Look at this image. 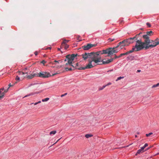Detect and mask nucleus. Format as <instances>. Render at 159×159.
Segmentation results:
<instances>
[{"instance_id": "1", "label": "nucleus", "mask_w": 159, "mask_h": 159, "mask_svg": "<svg viewBox=\"0 0 159 159\" xmlns=\"http://www.w3.org/2000/svg\"><path fill=\"white\" fill-rule=\"evenodd\" d=\"M100 52H92L91 53L85 52L82 56L84 60L88 59V60H92L94 63L96 64H100L99 63L101 62V57L100 56Z\"/></svg>"}, {"instance_id": "2", "label": "nucleus", "mask_w": 159, "mask_h": 159, "mask_svg": "<svg viewBox=\"0 0 159 159\" xmlns=\"http://www.w3.org/2000/svg\"><path fill=\"white\" fill-rule=\"evenodd\" d=\"M149 41L147 42H146V40H144L143 42H142L141 40H137L135 44V47L137 48V50H141L144 48L146 45H149L150 43L156 42L155 40H151L150 38L149 39Z\"/></svg>"}, {"instance_id": "3", "label": "nucleus", "mask_w": 159, "mask_h": 159, "mask_svg": "<svg viewBox=\"0 0 159 159\" xmlns=\"http://www.w3.org/2000/svg\"><path fill=\"white\" fill-rule=\"evenodd\" d=\"M77 54H72L71 55H67L66 56V58L67 59V60H68V62H67L65 64V65L67 66L68 65H69L70 66H72L73 67V69H74V70L75 69L79 70V69L80 68V67H77L75 64L74 65L72 64V62L73 61L75 57H76L77 56Z\"/></svg>"}, {"instance_id": "4", "label": "nucleus", "mask_w": 159, "mask_h": 159, "mask_svg": "<svg viewBox=\"0 0 159 159\" xmlns=\"http://www.w3.org/2000/svg\"><path fill=\"white\" fill-rule=\"evenodd\" d=\"M36 75H37V76L43 78H47L51 76L49 72L45 71L37 73Z\"/></svg>"}, {"instance_id": "5", "label": "nucleus", "mask_w": 159, "mask_h": 159, "mask_svg": "<svg viewBox=\"0 0 159 159\" xmlns=\"http://www.w3.org/2000/svg\"><path fill=\"white\" fill-rule=\"evenodd\" d=\"M93 62L92 60H88V63L85 67H80L79 69L80 70H85L86 69H89L91 68L94 67V66H93L92 64V62Z\"/></svg>"}, {"instance_id": "6", "label": "nucleus", "mask_w": 159, "mask_h": 159, "mask_svg": "<svg viewBox=\"0 0 159 159\" xmlns=\"http://www.w3.org/2000/svg\"><path fill=\"white\" fill-rule=\"evenodd\" d=\"M153 32L150 31H147L146 32V34L143 36V38L144 39V40H146V42L149 41V39L150 38V36L153 35Z\"/></svg>"}, {"instance_id": "7", "label": "nucleus", "mask_w": 159, "mask_h": 159, "mask_svg": "<svg viewBox=\"0 0 159 159\" xmlns=\"http://www.w3.org/2000/svg\"><path fill=\"white\" fill-rule=\"evenodd\" d=\"M118 48L116 46L115 48H108V56H110L113 54L114 53H116L118 52V49H117Z\"/></svg>"}, {"instance_id": "8", "label": "nucleus", "mask_w": 159, "mask_h": 159, "mask_svg": "<svg viewBox=\"0 0 159 159\" xmlns=\"http://www.w3.org/2000/svg\"><path fill=\"white\" fill-rule=\"evenodd\" d=\"M138 51L137 50V48H136L135 45L133 47L131 50H130L129 51H128L125 53H121L119 56V57H120L123 56L125 55H127L129 53H132V52H133L134 51Z\"/></svg>"}, {"instance_id": "9", "label": "nucleus", "mask_w": 159, "mask_h": 159, "mask_svg": "<svg viewBox=\"0 0 159 159\" xmlns=\"http://www.w3.org/2000/svg\"><path fill=\"white\" fill-rule=\"evenodd\" d=\"M97 44H92L88 43L82 47V48L84 50H88L93 47L96 46Z\"/></svg>"}, {"instance_id": "10", "label": "nucleus", "mask_w": 159, "mask_h": 159, "mask_svg": "<svg viewBox=\"0 0 159 159\" xmlns=\"http://www.w3.org/2000/svg\"><path fill=\"white\" fill-rule=\"evenodd\" d=\"M135 39V37L130 38L128 39H124L122 41V43H124V42H125L126 43V45L128 46L129 44L131 43H133L134 42V41H131V40H134Z\"/></svg>"}, {"instance_id": "11", "label": "nucleus", "mask_w": 159, "mask_h": 159, "mask_svg": "<svg viewBox=\"0 0 159 159\" xmlns=\"http://www.w3.org/2000/svg\"><path fill=\"white\" fill-rule=\"evenodd\" d=\"M156 42H154L152 43V44H150L149 45H146V46H145V49H147L149 48H154L157 45H156Z\"/></svg>"}, {"instance_id": "12", "label": "nucleus", "mask_w": 159, "mask_h": 159, "mask_svg": "<svg viewBox=\"0 0 159 159\" xmlns=\"http://www.w3.org/2000/svg\"><path fill=\"white\" fill-rule=\"evenodd\" d=\"M8 88L7 89V90H4V92H2V91H3L4 90V88H2L0 89V98H2L4 96V93H7L8 90Z\"/></svg>"}, {"instance_id": "13", "label": "nucleus", "mask_w": 159, "mask_h": 159, "mask_svg": "<svg viewBox=\"0 0 159 159\" xmlns=\"http://www.w3.org/2000/svg\"><path fill=\"white\" fill-rule=\"evenodd\" d=\"M122 41L118 43V45L116 46V48L120 47L121 49H122L124 46H127L125 42H124V43H122Z\"/></svg>"}, {"instance_id": "14", "label": "nucleus", "mask_w": 159, "mask_h": 159, "mask_svg": "<svg viewBox=\"0 0 159 159\" xmlns=\"http://www.w3.org/2000/svg\"><path fill=\"white\" fill-rule=\"evenodd\" d=\"M37 73H35L33 74V75L31 74V75H28L27 76V78L28 79H31L34 78V76H37Z\"/></svg>"}, {"instance_id": "15", "label": "nucleus", "mask_w": 159, "mask_h": 159, "mask_svg": "<svg viewBox=\"0 0 159 159\" xmlns=\"http://www.w3.org/2000/svg\"><path fill=\"white\" fill-rule=\"evenodd\" d=\"M108 48H107L106 50H103L102 51V52L101 51H100V52H100V54H108Z\"/></svg>"}, {"instance_id": "16", "label": "nucleus", "mask_w": 159, "mask_h": 159, "mask_svg": "<svg viewBox=\"0 0 159 159\" xmlns=\"http://www.w3.org/2000/svg\"><path fill=\"white\" fill-rule=\"evenodd\" d=\"M144 149L142 147L141 148L138 150L136 154V155H137L138 154H140L141 153H142L144 152L143 151Z\"/></svg>"}, {"instance_id": "17", "label": "nucleus", "mask_w": 159, "mask_h": 159, "mask_svg": "<svg viewBox=\"0 0 159 159\" xmlns=\"http://www.w3.org/2000/svg\"><path fill=\"white\" fill-rule=\"evenodd\" d=\"M69 41V40L64 39L63 40L62 43L61 44V46H63L64 44H66V43Z\"/></svg>"}, {"instance_id": "18", "label": "nucleus", "mask_w": 159, "mask_h": 159, "mask_svg": "<svg viewBox=\"0 0 159 159\" xmlns=\"http://www.w3.org/2000/svg\"><path fill=\"white\" fill-rule=\"evenodd\" d=\"M69 45L66 44H64L63 46H61V48H64L65 49H66L69 48Z\"/></svg>"}, {"instance_id": "19", "label": "nucleus", "mask_w": 159, "mask_h": 159, "mask_svg": "<svg viewBox=\"0 0 159 159\" xmlns=\"http://www.w3.org/2000/svg\"><path fill=\"white\" fill-rule=\"evenodd\" d=\"M18 73H19V75H24V74H27L28 73V72H22V71H19L18 72Z\"/></svg>"}, {"instance_id": "20", "label": "nucleus", "mask_w": 159, "mask_h": 159, "mask_svg": "<svg viewBox=\"0 0 159 159\" xmlns=\"http://www.w3.org/2000/svg\"><path fill=\"white\" fill-rule=\"evenodd\" d=\"M102 60V61H102V64H108V63H110V62H109L108 60L106 61H103V60Z\"/></svg>"}, {"instance_id": "21", "label": "nucleus", "mask_w": 159, "mask_h": 159, "mask_svg": "<svg viewBox=\"0 0 159 159\" xmlns=\"http://www.w3.org/2000/svg\"><path fill=\"white\" fill-rule=\"evenodd\" d=\"M93 136V135L91 134H86L85 135V137L86 138H89L90 137H91Z\"/></svg>"}, {"instance_id": "22", "label": "nucleus", "mask_w": 159, "mask_h": 159, "mask_svg": "<svg viewBox=\"0 0 159 159\" xmlns=\"http://www.w3.org/2000/svg\"><path fill=\"white\" fill-rule=\"evenodd\" d=\"M56 132H57L55 130L52 131L50 132L49 134L50 135H54L56 133Z\"/></svg>"}, {"instance_id": "23", "label": "nucleus", "mask_w": 159, "mask_h": 159, "mask_svg": "<svg viewBox=\"0 0 159 159\" xmlns=\"http://www.w3.org/2000/svg\"><path fill=\"white\" fill-rule=\"evenodd\" d=\"M49 98H46L45 99H42V101L43 102H46L49 100Z\"/></svg>"}, {"instance_id": "24", "label": "nucleus", "mask_w": 159, "mask_h": 159, "mask_svg": "<svg viewBox=\"0 0 159 159\" xmlns=\"http://www.w3.org/2000/svg\"><path fill=\"white\" fill-rule=\"evenodd\" d=\"M65 69L66 70V71L74 70V69H72L71 68H68V67H65Z\"/></svg>"}, {"instance_id": "25", "label": "nucleus", "mask_w": 159, "mask_h": 159, "mask_svg": "<svg viewBox=\"0 0 159 159\" xmlns=\"http://www.w3.org/2000/svg\"><path fill=\"white\" fill-rule=\"evenodd\" d=\"M159 86V83H158L156 84H154V85H153L152 87V88H154L157 87Z\"/></svg>"}, {"instance_id": "26", "label": "nucleus", "mask_w": 159, "mask_h": 159, "mask_svg": "<svg viewBox=\"0 0 159 159\" xmlns=\"http://www.w3.org/2000/svg\"><path fill=\"white\" fill-rule=\"evenodd\" d=\"M152 134H153V133H152L151 132V133H149L148 134H146V137H149V136H150Z\"/></svg>"}, {"instance_id": "27", "label": "nucleus", "mask_w": 159, "mask_h": 159, "mask_svg": "<svg viewBox=\"0 0 159 159\" xmlns=\"http://www.w3.org/2000/svg\"><path fill=\"white\" fill-rule=\"evenodd\" d=\"M142 34V33L141 32H140V33H139V34H137L134 37H135V39H136V38L137 39V37L140 34Z\"/></svg>"}, {"instance_id": "28", "label": "nucleus", "mask_w": 159, "mask_h": 159, "mask_svg": "<svg viewBox=\"0 0 159 159\" xmlns=\"http://www.w3.org/2000/svg\"><path fill=\"white\" fill-rule=\"evenodd\" d=\"M124 78V77L120 76L117 78V79L116 80V81H117L118 80H120L121 79L123 78Z\"/></svg>"}, {"instance_id": "29", "label": "nucleus", "mask_w": 159, "mask_h": 159, "mask_svg": "<svg viewBox=\"0 0 159 159\" xmlns=\"http://www.w3.org/2000/svg\"><path fill=\"white\" fill-rule=\"evenodd\" d=\"M148 146V143H145L144 144V146H143L142 147L144 149L146 147H147Z\"/></svg>"}, {"instance_id": "30", "label": "nucleus", "mask_w": 159, "mask_h": 159, "mask_svg": "<svg viewBox=\"0 0 159 159\" xmlns=\"http://www.w3.org/2000/svg\"><path fill=\"white\" fill-rule=\"evenodd\" d=\"M115 40V39H112L111 38H109L108 39V40H109V42H112L114 40Z\"/></svg>"}, {"instance_id": "31", "label": "nucleus", "mask_w": 159, "mask_h": 159, "mask_svg": "<svg viewBox=\"0 0 159 159\" xmlns=\"http://www.w3.org/2000/svg\"><path fill=\"white\" fill-rule=\"evenodd\" d=\"M34 93H30V94H29V95H26V96H25V97H28L29 96H31V95H33Z\"/></svg>"}, {"instance_id": "32", "label": "nucleus", "mask_w": 159, "mask_h": 159, "mask_svg": "<svg viewBox=\"0 0 159 159\" xmlns=\"http://www.w3.org/2000/svg\"><path fill=\"white\" fill-rule=\"evenodd\" d=\"M41 101H38L37 102H35V103H34V105H37V104H38L39 103H41Z\"/></svg>"}, {"instance_id": "33", "label": "nucleus", "mask_w": 159, "mask_h": 159, "mask_svg": "<svg viewBox=\"0 0 159 159\" xmlns=\"http://www.w3.org/2000/svg\"><path fill=\"white\" fill-rule=\"evenodd\" d=\"M113 59H114L113 58H111V59L108 60L109 61V62L110 63L113 61Z\"/></svg>"}, {"instance_id": "34", "label": "nucleus", "mask_w": 159, "mask_h": 159, "mask_svg": "<svg viewBox=\"0 0 159 159\" xmlns=\"http://www.w3.org/2000/svg\"><path fill=\"white\" fill-rule=\"evenodd\" d=\"M113 59H114L113 58H111V59L108 60L109 61V62L110 63L113 61Z\"/></svg>"}, {"instance_id": "35", "label": "nucleus", "mask_w": 159, "mask_h": 159, "mask_svg": "<svg viewBox=\"0 0 159 159\" xmlns=\"http://www.w3.org/2000/svg\"><path fill=\"white\" fill-rule=\"evenodd\" d=\"M146 25H147V26H148V27H151V24L148 23V22H147V23H146Z\"/></svg>"}, {"instance_id": "36", "label": "nucleus", "mask_w": 159, "mask_h": 159, "mask_svg": "<svg viewBox=\"0 0 159 159\" xmlns=\"http://www.w3.org/2000/svg\"><path fill=\"white\" fill-rule=\"evenodd\" d=\"M16 80L19 81L20 80V77L17 76L16 78Z\"/></svg>"}, {"instance_id": "37", "label": "nucleus", "mask_w": 159, "mask_h": 159, "mask_svg": "<svg viewBox=\"0 0 159 159\" xmlns=\"http://www.w3.org/2000/svg\"><path fill=\"white\" fill-rule=\"evenodd\" d=\"M103 89V88H102V87H100L98 88V90L99 91L102 90Z\"/></svg>"}, {"instance_id": "38", "label": "nucleus", "mask_w": 159, "mask_h": 159, "mask_svg": "<svg viewBox=\"0 0 159 159\" xmlns=\"http://www.w3.org/2000/svg\"><path fill=\"white\" fill-rule=\"evenodd\" d=\"M41 63L44 65L46 63V61L45 60H43L41 62Z\"/></svg>"}, {"instance_id": "39", "label": "nucleus", "mask_w": 159, "mask_h": 159, "mask_svg": "<svg viewBox=\"0 0 159 159\" xmlns=\"http://www.w3.org/2000/svg\"><path fill=\"white\" fill-rule=\"evenodd\" d=\"M67 94V93H64V94H62L61 95V97H62L65 96H66V95Z\"/></svg>"}, {"instance_id": "40", "label": "nucleus", "mask_w": 159, "mask_h": 159, "mask_svg": "<svg viewBox=\"0 0 159 159\" xmlns=\"http://www.w3.org/2000/svg\"><path fill=\"white\" fill-rule=\"evenodd\" d=\"M111 82H109L106 85V86H107L109 85H111Z\"/></svg>"}, {"instance_id": "41", "label": "nucleus", "mask_w": 159, "mask_h": 159, "mask_svg": "<svg viewBox=\"0 0 159 159\" xmlns=\"http://www.w3.org/2000/svg\"><path fill=\"white\" fill-rule=\"evenodd\" d=\"M138 39H137V38H136V39H135L134 40H131V41H134V42L135 41H136H136L138 40Z\"/></svg>"}, {"instance_id": "42", "label": "nucleus", "mask_w": 159, "mask_h": 159, "mask_svg": "<svg viewBox=\"0 0 159 159\" xmlns=\"http://www.w3.org/2000/svg\"><path fill=\"white\" fill-rule=\"evenodd\" d=\"M60 61H57V60H55L54 61V62H57L58 63H59V62Z\"/></svg>"}, {"instance_id": "43", "label": "nucleus", "mask_w": 159, "mask_h": 159, "mask_svg": "<svg viewBox=\"0 0 159 159\" xmlns=\"http://www.w3.org/2000/svg\"><path fill=\"white\" fill-rule=\"evenodd\" d=\"M120 58V57H119V56H117L115 55L114 58L113 59H116V58Z\"/></svg>"}, {"instance_id": "44", "label": "nucleus", "mask_w": 159, "mask_h": 159, "mask_svg": "<svg viewBox=\"0 0 159 159\" xmlns=\"http://www.w3.org/2000/svg\"><path fill=\"white\" fill-rule=\"evenodd\" d=\"M13 85V84L11 85V84H10L8 85L9 87H8V88L9 89V88L10 87H11V86H12Z\"/></svg>"}, {"instance_id": "45", "label": "nucleus", "mask_w": 159, "mask_h": 159, "mask_svg": "<svg viewBox=\"0 0 159 159\" xmlns=\"http://www.w3.org/2000/svg\"><path fill=\"white\" fill-rule=\"evenodd\" d=\"M75 64L76 66L77 67H79V63H76Z\"/></svg>"}, {"instance_id": "46", "label": "nucleus", "mask_w": 159, "mask_h": 159, "mask_svg": "<svg viewBox=\"0 0 159 159\" xmlns=\"http://www.w3.org/2000/svg\"><path fill=\"white\" fill-rule=\"evenodd\" d=\"M152 146H150L148 148H147V150H148L150 148H152Z\"/></svg>"}, {"instance_id": "47", "label": "nucleus", "mask_w": 159, "mask_h": 159, "mask_svg": "<svg viewBox=\"0 0 159 159\" xmlns=\"http://www.w3.org/2000/svg\"><path fill=\"white\" fill-rule=\"evenodd\" d=\"M156 45H157L159 44V41H157L156 42Z\"/></svg>"}, {"instance_id": "48", "label": "nucleus", "mask_w": 159, "mask_h": 159, "mask_svg": "<svg viewBox=\"0 0 159 159\" xmlns=\"http://www.w3.org/2000/svg\"><path fill=\"white\" fill-rule=\"evenodd\" d=\"M159 40V39H158V38H157L155 40V42H156V41H158V40Z\"/></svg>"}, {"instance_id": "49", "label": "nucleus", "mask_w": 159, "mask_h": 159, "mask_svg": "<svg viewBox=\"0 0 159 159\" xmlns=\"http://www.w3.org/2000/svg\"><path fill=\"white\" fill-rule=\"evenodd\" d=\"M34 54L35 55H37L38 54V52L36 51L34 52Z\"/></svg>"}, {"instance_id": "50", "label": "nucleus", "mask_w": 159, "mask_h": 159, "mask_svg": "<svg viewBox=\"0 0 159 159\" xmlns=\"http://www.w3.org/2000/svg\"><path fill=\"white\" fill-rule=\"evenodd\" d=\"M106 86H106V85H103L102 87V88H103V89H104Z\"/></svg>"}, {"instance_id": "51", "label": "nucleus", "mask_w": 159, "mask_h": 159, "mask_svg": "<svg viewBox=\"0 0 159 159\" xmlns=\"http://www.w3.org/2000/svg\"><path fill=\"white\" fill-rule=\"evenodd\" d=\"M140 71H141V70H137V72H140Z\"/></svg>"}, {"instance_id": "52", "label": "nucleus", "mask_w": 159, "mask_h": 159, "mask_svg": "<svg viewBox=\"0 0 159 159\" xmlns=\"http://www.w3.org/2000/svg\"><path fill=\"white\" fill-rule=\"evenodd\" d=\"M57 74V73H55V74H53L52 75L53 76V75H56Z\"/></svg>"}, {"instance_id": "53", "label": "nucleus", "mask_w": 159, "mask_h": 159, "mask_svg": "<svg viewBox=\"0 0 159 159\" xmlns=\"http://www.w3.org/2000/svg\"><path fill=\"white\" fill-rule=\"evenodd\" d=\"M68 61V60H67V59L66 58V59L64 60L65 61Z\"/></svg>"}, {"instance_id": "54", "label": "nucleus", "mask_w": 159, "mask_h": 159, "mask_svg": "<svg viewBox=\"0 0 159 159\" xmlns=\"http://www.w3.org/2000/svg\"><path fill=\"white\" fill-rule=\"evenodd\" d=\"M135 137H136V138L137 137V135H135Z\"/></svg>"}, {"instance_id": "55", "label": "nucleus", "mask_w": 159, "mask_h": 159, "mask_svg": "<svg viewBox=\"0 0 159 159\" xmlns=\"http://www.w3.org/2000/svg\"><path fill=\"white\" fill-rule=\"evenodd\" d=\"M26 69H27L26 68H25V69L24 70L25 71V70H26Z\"/></svg>"}, {"instance_id": "56", "label": "nucleus", "mask_w": 159, "mask_h": 159, "mask_svg": "<svg viewBox=\"0 0 159 159\" xmlns=\"http://www.w3.org/2000/svg\"><path fill=\"white\" fill-rule=\"evenodd\" d=\"M39 93L38 92H36L35 93Z\"/></svg>"}, {"instance_id": "57", "label": "nucleus", "mask_w": 159, "mask_h": 159, "mask_svg": "<svg viewBox=\"0 0 159 159\" xmlns=\"http://www.w3.org/2000/svg\"><path fill=\"white\" fill-rule=\"evenodd\" d=\"M58 50H60V48H58Z\"/></svg>"}, {"instance_id": "58", "label": "nucleus", "mask_w": 159, "mask_h": 159, "mask_svg": "<svg viewBox=\"0 0 159 159\" xmlns=\"http://www.w3.org/2000/svg\"><path fill=\"white\" fill-rule=\"evenodd\" d=\"M140 30H143V28H141L140 29Z\"/></svg>"}, {"instance_id": "59", "label": "nucleus", "mask_w": 159, "mask_h": 159, "mask_svg": "<svg viewBox=\"0 0 159 159\" xmlns=\"http://www.w3.org/2000/svg\"><path fill=\"white\" fill-rule=\"evenodd\" d=\"M33 104V103H31V104Z\"/></svg>"}]
</instances>
